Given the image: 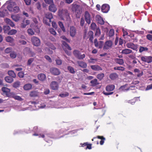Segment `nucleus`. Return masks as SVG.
Masks as SVG:
<instances>
[{"instance_id": "obj_36", "label": "nucleus", "mask_w": 152, "mask_h": 152, "mask_svg": "<svg viewBox=\"0 0 152 152\" xmlns=\"http://www.w3.org/2000/svg\"><path fill=\"white\" fill-rule=\"evenodd\" d=\"M97 137L98 138L101 139V141H100V144L101 145H102L103 144L104 140H105V138L103 136H97Z\"/></svg>"}, {"instance_id": "obj_40", "label": "nucleus", "mask_w": 152, "mask_h": 152, "mask_svg": "<svg viewBox=\"0 0 152 152\" xmlns=\"http://www.w3.org/2000/svg\"><path fill=\"white\" fill-rule=\"evenodd\" d=\"M10 56L12 58H15L17 56V54L14 51H12L10 53Z\"/></svg>"}, {"instance_id": "obj_52", "label": "nucleus", "mask_w": 152, "mask_h": 152, "mask_svg": "<svg viewBox=\"0 0 152 152\" xmlns=\"http://www.w3.org/2000/svg\"><path fill=\"white\" fill-rule=\"evenodd\" d=\"M114 31L113 29H111L108 33V35L109 37H112L114 34Z\"/></svg>"}, {"instance_id": "obj_5", "label": "nucleus", "mask_w": 152, "mask_h": 152, "mask_svg": "<svg viewBox=\"0 0 152 152\" xmlns=\"http://www.w3.org/2000/svg\"><path fill=\"white\" fill-rule=\"evenodd\" d=\"M142 61L149 64L152 62V56H143L141 57Z\"/></svg>"}, {"instance_id": "obj_24", "label": "nucleus", "mask_w": 152, "mask_h": 152, "mask_svg": "<svg viewBox=\"0 0 152 152\" xmlns=\"http://www.w3.org/2000/svg\"><path fill=\"white\" fill-rule=\"evenodd\" d=\"M77 63L79 66L81 67L86 68L87 66L86 64L84 62L78 61H77Z\"/></svg>"}, {"instance_id": "obj_38", "label": "nucleus", "mask_w": 152, "mask_h": 152, "mask_svg": "<svg viewBox=\"0 0 152 152\" xmlns=\"http://www.w3.org/2000/svg\"><path fill=\"white\" fill-rule=\"evenodd\" d=\"M58 24L59 25V26L60 27V28L62 29V30L64 32L65 31V29L64 28V26L63 24V23L61 21H59L58 22Z\"/></svg>"}, {"instance_id": "obj_17", "label": "nucleus", "mask_w": 152, "mask_h": 152, "mask_svg": "<svg viewBox=\"0 0 152 152\" xmlns=\"http://www.w3.org/2000/svg\"><path fill=\"white\" fill-rule=\"evenodd\" d=\"M92 69L94 71H102V67L98 65H93L91 66Z\"/></svg>"}, {"instance_id": "obj_32", "label": "nucleus", "mask_w": 152, "mask_h": 152, "mask_svg": "<svg viewBox=\"0 0 152 152\" xmlns=\"http://www.w3.org/2000/svg\"><path fill=\"white\" fill-rule=\"evenodd\" d=\"M148 50V49L147 48L140 46L139 48V52L140 53H141L144 51H147Z\"/></svg>"}, {"instance_id": "obj_18", "label": "nucleus", "mask_w": 152, "mask_h": 152, "mask_svg": "<svg viewBox=\"0 0 152 152\" xmlns=\"http://www.w3.org/2000/svg\"><path fill=\"white\" fill-rule=\"evenodd\" d=\"M30 23V21L28 20H23L21 23V26L22 28H25Z\"/></svg>"}, {"instance_id": "obj_8", "label": "nucleus", "mask_w": 152, "mask_h": 152, "mask_svg": "<svg viewBox=\"0 0 152 152\" xmlns=\"http://www.w3.org/2000/svg\"><path fill=\"white\" fill-rule=\"evenodd\" d=\"M127 47L128 48H130L134 50L137 51V47L136 45H135L132 42H129L126 44Z\"/></svg>"}, {"instance_id": "obj_11", "label": "nucleus", "mask_w": 152, "mask_h": 152, "mask_svg": "<svg viewBox=\"0 0 152 152\" xmlns=\"http://www.w3.org/2000/svg\"><path fill=\"white\" fill-rule=\"evenodd\" d=\"M50 71L52 74L56 75H58L60 73L59 70L56 68L53 67L50 68Z\"/></svg>"}, {"instance_id": "obj_43", "label": "nucleus", "mask_w": 152, "mask_h": 152, "mask_svg": "<svg viewBox=\"0 0 152 152\" xmlns=\"http://www.w3.org/2000/svg\"><path fill=\"white\" fill-rule=\"evenodd\" d=\"M68 70L72 74H74L75 73L74 69L71 66H69L67 68Z\"/></svg>"}, {"instance_id": "obj_46", "label": "nucleus", "mask_w": 152, "mask_h": 152, "mask_svg": "<svg viewBox=\"0 0 152 152\" xmlns=\"http://www.w3.org/2000/svg\"><path fill=\"white\" fill-rule=\"evenodd\" d=\"M10 29V28L9 26H4V30L5 33H7Z\"/></svg>"}, {"instance_id": "obj_58", "label": "nucleus", "mask_w": 152, "mask_h": 152, "mask_svg": "<svg viewBox=\"0 0 152 152\" xmlns=\"http://www.w3.org/2000/svg\"><path fill=\"white\" fill-rule=\"evenodd\" d=\"M129 37H130L133 40V42H137V39L135 37L134 38L133 37H134V34H132L130 35L129 36Z\"/></svg>"}, {"instance_id": "obj_1", "label": "nucleus", "mask_w": 152, "mask_h": 152, "mask_svg": "<svg viewBox=\"0 0 152 152\" xmlns=\"http://www.w3.org/2000/svg\"><path fill=\"white\" fill-rule=\"evenodd\" d=\"M46 18L44 19L43 22L47 25L50 26V23L51 22V19L53 18L52 15L51 13H48L46 15Z\"/></svg>"}, {"instance_id": "obj_33", "label": "nucleus", "mask_w": 152, "mask_h": 152, "mask_svg": "<svg viewBox=\"0 0 152 152\" xmlns=\"http://www.w3.org/2000/svg\"><path fill=\"white\" fill-rule=\"evenodd\" d=\"M104 77V74L103 73H100L98 74L96 76V77L99 80H101Z\"/></svg>"}, {"instance_id": "obj_60", "label": "nucleus", "mask_w": 152, "mask_h": 152, "mask_svg": "<svg viewBox=\"0 0 152 152\" xmlns=\"http://www.w3.org/2000/svg\"><path fill=\"white\" fill-rule=\"evenodd\" d=\"M95 30H96V32L95 34V35L96 36H99L101 33L100 29L99 28H97Z\"/></svg>"}, {"instance_id": "obj_26", "label": "nucleus", "mask_w": 152, "mask_h": 152, "mask_svg": "<svg viewBox=\"0 0 152 152\" xmlns=\"http://www.w3.org/2000/svg\"><path fill=\"white\" fill-rule=\"evenodd\" d=\"M11 17L14 21L16 22L20 20V18L18 14L12 15L11 16Z\"/></svg>"}, {"instance_id": "obj_15", "label": "nucleus", "mask_w": 152, "mask_h": 152, "mask_svg": "<svg viewBox=\"0 0 152 152\" xmlns=\"http://www.w3.org/2000/svg\"><path fill=\"white\" fill-rule=\"evenodd\" d=\"M96 20L98 23L101 25H103L104 23V21L103 20L102 18L99 15H96Z\"/></svg>"}, {"instance_id": "obj_56", "label": "nucleus", "mask_w": 152, "mask_h": 152, "mask_svg": "<svg viewBox=\"0 0 152 152\" xmlns=\"http://www.w3.org/2000/svg\"><path fill=\"white\" fill-rule=\"evenodd\" d=\"M13 97L16 100L19 101H21L22 100V98L20 96H18L14 95L13 96Z\"/></svg>"}, {"instance_id": "obj_45", "label": "nucleus", "mask_w": 152, "mask_h": 152, "mask_svg": "<svg viewBox=\"0 0 152 152\" xmlns=\"http://www.w3.org/2000/svg\"><path fill=\"white\" fill-rule=\"evenodd\" d=\"M103 44V42L102 41H100L97 43V46L96 47H98L99 48H102Z\"/></svg>"}, {"instance_id": "obj_14", "label": "nucleus", "mask_w": 152, "mask_h": 152, "mask_svg": "<svg viewBox=\"0 0 152 152\" xmlns=\"http://www.w3.org/2000/svg\"><path fill=\"white\" fill-rule=\"evenodd\" d=\"M126 85H125L123 86H121L120 88V91H127L129 90H132L133 89H132V88H134V87L133 86H130L129 88H126Z\"/></svg>"}, {"instance_id": "obj_27", "label": "nucleus", "mask_w": 152, "mask_h": 152, "mask_svg": "<svg viewBox=\"0 0 152 152\" xmlns=\"http://www.w3.org/2000/svg\"><path fill=\"white\" fill-rule=\"evenodd\" d=\"M39 95L38 92L36 91H31L30 94L29 95L31 97H35L38 96Z\"/></svg>"}, {"instance_id": "obj_13", "label": "nucleus", "mask_w": 152, "mask_h": 152, "mask_svg": "<svg viewBox=\"0 0 152 152\" xmlns=\"http://www.w3.org/2000/svg\"><path fill=\"white\" fill-rule=\"evenodd\" d=\"M50 86L51 88L54 90H57L58 88V83L55 81H52L51 83Z\"/></svg>"}, {"instance_id": "obj_3", "label": "nucleus", "mask_w": 152, "mask_h": 152, "mask_svg": "<svg viewBox=\"0 0 152 152\" xmlns=\"http://www.w3.org/2000/svg\"><path fill=\"white\" fill-rule=\"evenodd\" d=\"M84 17L86 23L89 24L91 23L92 19V16L91 14L88 11H86L84 13Z\"/></svg>"}, {"instance_id": "obj_2", "label": "nucleus", "mask_w": 152, "mask_h": 152, "mask_svg": "<svg viewBox=\"0 0 152 152\" xmlns=\"http://www.w3.org/2000/svg\"><path fill=\"white\" fill-rule=\"evenodd\" d=\"M73 54L74 56L79 59H83L85 57V55L81 54L80 52L77 50H75L73 52Z\"/></svg>"}, {"instance_id": "obj_64", "label": "nucleus", "mask_w": 152, "mask_h": 152, "mask_svg": "<svg viewBox=\"0 0 152 152\" xmlns=\"http://www.w3.org/2000/svg\"><path fill=\"white\" fill-rule=\"evenodd\" d=\"M147 38L150 41H152V35L148 34L147 35Z\"/></svg>"}, {"instance_id": "obj_10", "label": "nucleus", "mask_w": 152, "mask_h": 152, "mask_svg": "<svg viewBox=\"0 0 152 152\" xmlns=\"http://www.w3.org/2000/svg\"><path fill=\"white\" fill-rule=\"evenodd\" d=\"M113 45V42L110 40L107 41L104 44L103 49L104 50H107L111 48Z\"/></svg>"}, {"instance_id": "obj_42", "label": "nucleus", "mask_w": 152, "mask_h": 152, "mask_svg": "<svg viewBox=\"0 0 152 152\" xmlns=\"http://www.w3.org/2000/svg\"><path fill=\"white\" fill-rule=\"evenodd\" d=\"M49 31L50 33L54 35H56V33L55 30L52 28H50L49 29Z\"/></svg>"}, {"instance_id": "obj_30", "label": "nucleus", "mask_w": 152, "mask_h": 152, "mask_svg": "<svg viewBox=\"0 0 152 152\" xmlns=\"http://www.w3.org/2000/svg\"><path fill=\"white\" fill-rule=\"evenodd\" d=\"M6 81L8 83H12L13 81V78L10 76H7L5 78Z\"/></svg>"}, {"instance_id": "obj_4", "label": "nucleus", "mask_w": 152, "mask_h": 152, "mask_svg": "<svg viewBox=\"0 0 152 152\" xmlns=\"http://www.w3.org/2000/svg\"><path fill=\"white\" fill-rule=\"evenodd\" d=\"M58 15L63 19L64 18L68 15V11L67 10L62 9L59 11Z\"/></svg>"}, {"instance_id": "obj_41", "label": "nucleus", "mask_w": 152, "mask_h": 152, "mask_svg": "<svg viewBox=\"0 0 152 152\" xmlns=\"http://www.w3.org/2000/svg\"><path fill=\"white\" fill-rule=\"evenodd\" d=\"M6 41L8 42H12L13 41V39L10 36H8L6 37Z\"/></svg>"}, {"instance_id": "obj_49", "label": "nucleus", "mask_w": 152, "mask_h": 152, "mask_svg": "<svg viewBox=\"0 0 152 152\" xmlns=\"http://www.w3.org/2000/svg\"><path fill=\"white\" fill-rule=\"evenodd\" d=\"M20 85V83L18 81H17L14 83L13 86L15 88H17L19 87Z\"/></svg>"}, {"instance_id": "obj_28", "label": "nucleus", "mask_w": 152, "mask_h": 152, "mask_svg": "<svg viewBox=\"0 0 152 152\" xmlns=\"http://www.w3.org/2000/svg\"><path fill=\"white\" fill-rule=\"evenodd\" d=\"M5 21L8 24L10 25L12 27L14 26L15 25L13 22L10 19L6 18L5 19Z\"/></svg>"}, {"instance_id": "obj_47", "label": "nucleus", "mask_w": 152, "mask_h": 152, "mask_svg": "<svg viewBox=\"0 0 152 152\" xmlns=\"http://www.w3.org/2000/svg\"><path fill=\"white\" fill-rule=\"evenodd\" d=\"M27 32L29 35H32L34 34V32L31 28H29L27 30Z\"/></svg>"}, {"instance_id": "obj_62", "label": "nucleus", "mask_w": 152, "mask_h": 152, "mask_svg": "<svg viewBox=\"0 0 152 152\" xmlns=\"http://www.w3.org/2000/svg\"><path fill=\"white\" fill-rule=\"evenodd\" d=\"M18 75L20 78H23L24 76V73L22 72H19L18 74Z\"/></svg>"}, {"instance_id": "obj_35", "label": "nucleus", "mask_w": 152, "mask_h": 152, "mask_svg": "<svg viewBox=\"0 0 152 152\" xmlns=\"http://www.w3.org/2000/svg\"><path fill=\"white\" fill-rule=\"evenodd\" d=\"M17 31L15 29H12L8 33V34L9 35H14L16 34Z\"/></svg>"}, {"instance_id": "obj_55", "label": "nucleus", "mask_w": 152, "mask_h": 152, "mask_svg": "<svg viewBox=\"0 0 152 152\" xmlns=\"http://www.w3.org/2000/svg\"><path fill=\"white\" fill-rule=\"evenodd\" d=\"M12 51V48H11L9 47L6 48L5 50V52L6 53H11Z\"/></svg>"}, {"instance_id": "obj_34", "label": "nucleus", "mask_w": 152, "mask_h": 152, "mask_svg": "<svg viewBox=\"0 0 152 152\" xmlns=\"http://www.w3.org/2000/svg\"><path fill=\"white\" fill-rule=\"evenodd\" d=\"M8 75L12 77L15 78L16 76L15 74L12 70H10L8 71Z\"/></svg>"}, {"instance_id": "obj_22", "label": "nucleus", "mask_w": 152, "mask_h": 152, "mask_svg": "<svg viewBox=\"0 0 152 152\" xmlns=\"http://www.w3.org/2000/svg\"><path fill=\"white\" fill-rule=\"evenodd\" d=\"M118 75L116 73H111L110 74L109 77L112 80H114L118 78Z\"/></svg>"}, {"instance_id": "obj_37", "label": "nucleus", "mask_w": 152, "mask_h": 152, "mask_svg": "<svg viewBox=\"0 0 152 152\" xmlns=\"http://www.w3.org/2000/svg\"><path fill=\"white\" fill-rule=\"evenodd\" d=\"M114 69L115 70H121V71H124L125 70V68L123 66H116L114 68Z\"/></svg>"}, {"instance_id": "obj_63", "label": "nucleus", "mask_w": 152, "mask_h": 152, "mask_svg": "<svg viewBox=\"0 0 152 152\" xmlns=\"http://www.w3.org/2000/svg\"><path fill=\"white\" fill-rule=\"evenodd\" d=\"M151 89H152V84L148 85L145 89V90L148 91Z\"/></svg>"}, {"instance_id": "obj_57", "label": "nucleus", "mask_w": 152, "mask_h": 152, "mask_svg": "<svg viewBox=\"0 0 152 152\" xmlns=\"http://www.w3.org/2000/svg\"><path fill=\"white\" fill-rule=\"evenodd\" d=\"M56 64L58 65H60L62 64V60L59 58L56 59Z\"/></svg>"}, {"instance_id": "obj_44", "label": "nucleus", "mask_w": 152, "mask_h": 152, "mask_svg": "<svg viewBox=\"0 0 152 152\" xmlns=\"http://www.w3.org/2000/svg\"><path fill=\"white\" fill-rule=\"evenodd\" d=\"M91 29L93 30H95L97 29V26L96 24L94 23H92L91 25Z\"/></svg>"}, {"instance_id": "obj_31", "label": "nucleus", "mask_w": 152, "mask_h": 152, "mask_svg": "<svg viewBox=\"0 0 152 152\" xmlns=\"http://www.w3.org/2000/svg\"><path fill=\"white\" fill-rule=\"evenodd\" d=\"M32 87V86L31 84H27L24 86L23 88L24 90H28L31 89Z\"/></svg>"}, {"instance_id": "obj_9", "label": "nucleus", "mask_w": 152, "mask_h": 152, "mask_svg": "<svg viewBox=\"0 0 152 152\" xmlns=\"http://www.w3.org/2000/svg\"><path fill=\"white\" fill-rule=\"evenodd\" d=\"M110 8V6L107 4H103L102 6V11L105 13H107L109 11Z\"/></svg>"}, {"instance_id": "obj_25", "label": "nucleus", "mask_w": 152, "mask_h": 152, "mask_svg": "<svg viewBox=\"0 0 152 152\" xmlns=\"http://www.w3.org/2000/svg\"><path fill=\"white\" fill-rule=\"evenodd\" d=\"M132 50L128 49H126L122 50L121 53L123 54H127L131 53Z\"/></svg>"}, {"instance_id": "obj_16", "label": "nucleus", "mask_w": 152, "mask_h": 152, "mask_svg": "<svg viewBox=\"0 0 152 152\" xmlns=\"http://www.w3.org/2000/svg\"><path fill=\"white\" fill-rule=\"evenodd\" d=\"M48 9L50 11L53 12H55L57 10L56 6L53 3L49 6Z\"/></svg>"}, {"instance_id": "obj_21", "label": "nucleus", "mask_w": 152, "mask_h": 152, "mask_svg": "<svg viewBox=\"0 0 152 152\" xmlns=\"http://www.w3.org/2000/svg\"><path fill=\"white\" fill-rule=\"evenodd\" d=\"M90 83L91 84V86H95L99 84V83L98 82L97 80L95 78L93 80H91Z\"/></svg>"}, {"instance_id": "obj_54", "label": "nucleus", "mask_w": 152, "mask_h": 152, "mask_svg": "<svg viewBox=\"0 0 152 152\" xmlns=\"http://www.w3.org/2000/svg\"><path fill=\"white\" fill-rule=\"evenodd\" d=\"M19 10V7L16 6L13 7L12 11L15 13L18 12Z\"/></svg>"}, {"instance_id": "obj_19", "label": "nucleus", "mask_w": 152, "mask_h": 152, "mask_svg": "<svg viewBox=\"0 0 152 152\" xmlns=\"http://www.w3.org/2000/svg\"><path fill=\"white\" fill-rule=\"evenodd\" d=\"M37 77L39 80L42 81L45 80L46 78L45 75L43 73L38 74Z\"/></svg>"}, {"instance_id": "obj_20", "label": "nucleus", "mask_w": 152, "mask_h": 152, "mask_svg": "<svg viewBox=\"0 0 152 152\" xmlns=\"http://www.w3.org/2000/svg\"><path fill=\"white\" fill-rule=\"evenodd\" d=\"M115 88V86L113 85H109L106 87V90L108 91H113Z\"/></svg>"}, {"instance_id": "obj_53", "label": "nucleus", "mask_w": 152, "mask_h": 152, "mask_svg": "<svg viewBox=\"0 0 152 152\" xmlns=\"http://www.w3.org/2000/svg\"><path fill=\"white\" fill-rule=\"evenodd\" d=\"M48 46L50 48L53 50H55L56 49L55 46L53 45L50 43H48Z\"/></svg>"}, {"instance_id": "obj_23", "label": "nucleus", "mask_w": 152, "mask_h": 152, "mask_svg": "<svg viewBox=\"0 0 152 152\" xmlns=\"http://www.w3.org/2000/svg\"><path fill=\"white\" fill-rule=\"evenodd\" d=\"M115 61L120 65H122L124 63V60L122 59L116 58L114 59Z\"/></svg>"}, {"instance_id": "obj_61", "label": "nucleus", "mask_w": 152, "mask_h": 152, "mask_svg": "<svg viewBox=\"0 0 152 152\" xmlns=\"http://www.w3.org/2000/svg\"><path fill=\"white\" fill-rule=\"evenodd\" d=\"M85 23V21L84 19L83 18H81L80 21V26H83L84 25Z\"/></svg>"}, {"instance_id": "obj_59", "label": "nucleus", "mask_w": 152, "mask_h": 152, "mask_svg": "<svg viewBox=\"0 0 152 152\" xmlns=\"http://www.w3.org/2000/svg\"><path fill=\"white\" fill-rule=\"evenodd\" d=\"M45 2L48 4H51L53 3V0H44Z\"/></svg>"}, {"instance_id": "obj_48", "label": "nucleus", "mask_w": 152, "mask_h": 152, "mask_svg": "<svg viewBox=\"0 0 152 152\" xmlns=\"http://www.w3.org/2000/svg\"><path fill=\"white\" fill-rule=\"evenodd\" d=\"M34 59L33 58H29L28 61L27 62V65L30 66L32 63L34 61Z\"/></svg>"}, {"instance_id": "obj_12", "label": "nucleus", "mask_w": 152, "mask_h": 152, "mask_svg": "<svg viewBox=\"0 0 152 152\" xmlns=\"http://www.w3.org/2000/svg\"><path fill=\"white\" fill-rule=\"evenodd\" d=\"M76 28L73 26H72L70 28V36L72 37H74L76 33Z\"/></svg>"}, {"instance_id": "obj_39", "label": "nucleus", "mask_w": 152, "mask_h": 152, "mask_svg": "<svg viewBox=\"0 0 152 152\" xmlns=\"http://www.w3.org/2000/svg\"><path fill=\"white\" fill-rule=\"evenodd\" d=\"M1 90L4 92L9 93L10 92V89L5 87H3L2 88Z\"/></svg>"}, {"instance_id": "obj_51", "label": "nucleus", "mask_w": 152, "mask_h": 152, "mask_svg": "<svg viewBox=\"0 0 152 152\" xmlns=\"http://www.w3.org/2000/svg\"><path fill=\"white\" fill-rule=\"evenodd\" d=\"M8 10L10 11H12L13 7L11 4H9L7 7Z\"/></svg>"}, {"instance_id": "obj_7", "label": "nucleus", "mask_w": 152, "mask_h": 152, "mask_svg": "<svg viewBox=\"0 0 152 152\" xmlns=\"http://www.w3.org/2000/svg\"><path fill=\"white\" fill-rule=\"evenodd\" d=\"M62 48L65 51L66 53H67L68 55H69V53H67V51L66 50L67 49H68L69 50H71V47L69 45L67 44L66 43V42H65V41H62Z\"/></svg>"}, {"instance_id": "obj_50", "label": "nucleus", "mask_w": 152, "mask_h": 152, "mask_svg": "<svg viewBox=\"0 0 152 152\" xmlns=\"http://www.w3.org/2000/svg\"><path fill=\"white\" fill-rule=\"evenodd\" d=\"M69 93L67 92H64L59 94V96L62 97H64L69 95Z\"/></svg>"}, {"instance_id": "obj_29", "label": "nucleus", "mask_w": 152, "mask_h": 152, "mask_svg": "<svg viewBox=\"0 0 152 152\" xmlns=\"http://www.w3.org/2000/svg\"><path fill=\"white\" fill-rule=\"evenodd\" d=\"M88 35L89 36V40L91 42H93V33L92 31H89L88 33Z\"/></svg>"}, {"instance_id": "obj_6", "label": "nucleus", "mask_w": 152, "mask_h": 152, "mask_svg": "<svg viewBox=\"0 0 152 152\" xmlns=\"http://www.w3.org/2000/svg\"><path fill=\"white\" fill-rule=\"evenodd\" d=\"M31 41L32 44L35 46H38L40 45V40L38 38L36 37H33L31 38Z\"/></svg>"}]
</instances>
